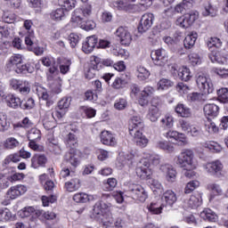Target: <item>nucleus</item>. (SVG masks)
Instances as JSON below:
<instances>
[{"label":"nucleus","mask_w":228,"mask_h":228,"mask_svg":"<svg viewBox=\"0 0 228 228\" xmlns=\"http://www.w3.org/2000/svg\"><path fill=\"white\" fill-rule=\"evenodd\" d=\"M18 91L21 95H28L31 92V84L28 80H23Z\"/></svg>","instance_id":"603ef678"},{"label":"nucleus","mask_w":228,"mask_h":228,"mask_svg":"<svg viewBox=\"0 0 228 228\" xmlns=\"http://www.w3.org/2000/svg\"><path fill=\"white\" fill-rule=\"evenodd\" d=\"M181 168H197V159H195V155L193 151L185 150L178 157L176 160Z\"/></svg>","instance_id":"7ed1b4c3"},{"label":"nucleus","mask_w":228,"mask_h":228,"mask_svg":"<svg viewBox=\"0 0 228 228\" xmlns=\"http://www.w3.org/2000/svg\"><path fill=\"white\" fill-rule=\"evenodd\" d=\"M100 142L102 145H107L108 147H115L117 145V137L115 134L108 130H103L100 134Z\"/></svg>","instance_id":"2eb2a0df"},{"label":"nucleus","mask_w":228,"mask_h":228,"mask_svg":"<svg viewBox=\"0 0 228 228\" xmlns=\"http://www.w3.org/2000/svg\"><path fill=\"white\" fill-rule=\"evenodd\" d=\"M178 77L182 81H190L191 79V73L190 72V69L187 67H183L178 71Z\"/></svg>","instance_id":"a18cd8bd"},{"label":"nucleus","mask_w":228,"mask_h":228,"mask_svg":"<svg viewBox=\"0 0 228 228\" xmlns=\"http://www.w3.org/2000/svg\"><path fill=\"white\" fill-rule=\"evenodd\" d=\"M157 86L158 90H168L174 86V82L170 79L162 78L158 82Z\"/></svg>","instance_id":"49530a36"},{"label":"nucleus","mask_w":228,"mask_h":228,"mask_svg":"<svg viewBox=\"0 0 228 228\" xmlns=\"http://www.w3.org/2000/svg\"><path fill=\"white\" fill-rule=\"evenodd\" d=\"M149 183L154 195H159V197H161V195H163V191H165V190L163 189V185L161 184V183H159V181L156 179H151L149 181Z\"/></svg>","instance_id":"72a5a7b5"},{"label":"nucleus","mask_w":228,"mask_h":228,"mask_svg":"<svg viewBox=\"0 0 228 228\" xmlns=\"http://www.w3.org/2000/svg\"><path fill=\"white\" fill-rule=\"evenodd\" d=\"M151 60L158 67H165L168 61V55L163 49L155 50L151 53Z\"/></svg>","instance_id":"1a4fd4ad"},{"label":"nucleus","mask_w":228,"mask_h":228,"mask_svg":"<svg viewBox=\"0 0 228 228\" xmlns=\"http://www.w3.org/2000/svg\"><path fill=\"white\" fill-rule=\"evenodd\" d=\"M70 65H72V61L70 60L63 59L60 65L61 74H67V72L70 70Z\"/></svg>","instance_id":"4d7b16f0"},{"label":"nucleus","mask_w":228,"mask_h":228,"mask_svg":"<svg viewBox=\"0 0 228 228\" xmlns=\"http://www.w3.org/2000/svg\"><path fill=\"white\" fill-rule=\"evenodd\" d=\"M143 127H145V123H143V119H142L140 116H134L131 118L128 126L129 133L143 131Z\"/></svg>","instance_id":"dca6fc26"},{"label":"nucleus","mask_w":228,"mask_h":228,"mask_svg":"<svg viewBox=\"0 0 228 228\" xmlns=\"http://www.w3.org/2000/svg\"><path fill=\"white\" fill-rule=\"evenodd\" d=\"M163 200L152 201L150 205L147 206V209L151 215H161L163 208H166L165 203H162Z\"/></svg>","instance_id":"393cba45"},{"label":"nucleus","mask_w":228,"mask_h":228,"mask_svg":"<svg viewBox=\"0 0 228 228\" xmlns=\"http://www.w3.org/2000/svg\"><path fill=\"white\" fill-rule=\"evenodd\" d=\"M33 213H35V208L27 207L20 212V216H21V218H28V216H31Z\"/></svg>","instance_id":"69168bd1"},{"label":"nucleus","mask_w":228,"mask_h":228,"mask_svg":"<svg viewBox=\"0 0 228 228\" xmlns=\"http://www.w3.org/2000/svg\"><path fill=\"white\" fill-rule=\"evenodd\" d=\"M203 111L208 117L215 118V117H218L220 107L215 103H208L204 106Z\"/></svg>","instance_id":"c85d7f7f"},{"label":"nucleus","mask_w":228,"mask_h":228,"mask_svg":"<svg viewBox=\"0 0 228 228\" xmlns=\"http://www.w3.org/2000/svg\"><path fill=\"white\" fill-rule=\"evenodd\" d=\"M209 60L212 63H220L221 65H227L228 63V56L220 55V52H213L208 54Z\"/></svg>","instance_id":"cd10ccee"},{"label":"nucleus","mask_w":228,"mask_h":228,"mask_svg":"<svg viewBox=\"0 0 228 228\" xmlns=\"http://www.w3.org/2000/svg\"><path fill=\"white\" fill-rule=\"evenodd\" d=\"M128 195L134 199V200H139V202H145L147 200V191L140 184L130 183L127 190Z\"/></svg>","instance_id":"20e7f679"},{"label":"nucleus","mask_w":228,"mask_h":228,"mask_svg":"<svg viewBox=\"0 0 228 228\" xmlns=\"http://www.w3.org/2000/svg\"><path fill=\"white\" fill-rule=\"evenodd\" d=\"M197 19H199V13H186L183 16L177 19L176 24L180 28H183L184 29H186V28H190V26H191Z\"/></svg>","instance_id":"ddd939ff"},{"label":"nucleus","mask_w":228,"mask_h":228,"mask_svg":"<svg viewBox=\"0 0 228 228\" xmlns=\"http://www.w3.org/2000/svg\"><path fill=\"white\" fill-rule=\"evenodd\" d=\"M72 131L73 132H69L66 136L65 144L70 151H76V147H77V135H76V133H77L78 130L75 129Z\"/></svg>","instance_id":"4be33fe9"},{"label":"nucleus","mask_w":228,"mask_h":228,"mask_svg":"<svg viewBox=\"0 0 228 228\" xmlns=\"http://www.w3.org/2000/svg\"><path fill=\"white\" fill-rule=\"evenodd\" d=\"M200 216L207 222H216L218 220V216L211 208H205L200 212Z\"/></svg>","instance_id":"2f4dec72"},{"label":"nucleus","mask_w":228,"mask_h":228,"mask_svg":"<svg viewBox=\"0 0 228 228\" xmlns=\"http://www.w3.org/2000/svg\"><path fill=\"white\" fill-rule=\"evenodd\" d=\"M160 115L158 106L151 105L149 109L147 118L151 122H158V118H159Z\"/></svg>","instance_id":"58836bf2"},{"label":"nucleus","mask_w":228,"mask_h":228,"mask_svg":"<svg viewBox=\"0 0 228 228\" xmlns=\"http://www.w3.org/2000/svg\"><path fill=\"white\" fill-rule=\"evenodd\" d=\"M69 106H70V98H62L60 100L55 116L59 118H63V117H65V113H67V110H69Z\"/></svg>","instance_id":"a211bd4d"},{"label":"nucleus","mask_w":228,"mask_h":228,"mask_svg":"<svg viewBox=\"0 0 228 228\" xmlns=\"http://www.w3.org/2000/svg\"><path fill=\"white\" fill-rule=\"evenodd\" d=\"M42 134L38 128H31L28 132V138L29 142L40 140Z\"/></svg>","instance_id":"5fc2aeb1"},{"label":"nucleus","mask_w":228,"mask_h":228,"mask_svg":"<svg viewBox=\"0 0 228 228\" xmlns=\"http://www.w3.org/2000/svg\"><path fill=\"white\" fill-rule=\"evenodd\" d=\"M58 4L66 12H69L72 8H76V0H58Z\"/></svg>","instance_id":"37998d69"},{"label":"nucleus","mask_w":228,"mask_h":228,"mask_svg":"<svg viewBox=\"0 0 228 228\" xmlns=\"http://www.w3.org/2000/svg\"><path fill=\"white\" fill-rule=\"evenodd\" d=\"M207 45L210 53H218V49L222 47V41H220V38L218 37H211L208 41Z\"/></svg>","instance_id":"e433bc0d"},{"label":"nucleus","mask_w":228,"mask_h":228,"mask_svg":"<svg viewBox=\"0 0 228 228\" xmlns=\"http://www.w3.org/2000/svg\"><path fill=\"white\" fill-rule=\"evenodd\" d=\"M198 37L199 34H197V32H191L188 34L183 40V45L185 49H191V47L195 45V42H197Z\"/></svg>","instance_id":"f704fd0d"},{"label":"nucleus","mask_w":228,"mask_h":228,"mask_svg":"<svg viewBox=\"0 0 228 228\" xmlns=\"http://www.w3.org/2000/svg\"><path fill=\"white\" fill-rule=\"evenodd\" d=\"M97 199H99V196L86 194L85 192H78L73 196V200L75 202H81L82 204H85L86 202H94V200H97Z\"/></svg>","instance_id":"aec40b11"},{"label":"nucleus","mask_w":228,"mask_h":228,"mask_svg":"<svg viewBox=\"0 0 228 228\" xmlns=\"http://www.w3.org/2000/svg\"><path fill=\"white\" fill-rule=\"evenodd\" d=\"M200 184V183L197 180L189 182L185 186L184 193H186V194L191 193V191H193L195 189L199 188Z\"/></svg>","instance_id":"13d9d810"},{"label":"nucleus","mask_w":228,"mask_h":228,"mask_svg":"<svg viewBox=\"0 0 228 228\" xmlns=\"http://www.w3.org/2000/svg\"><path fill=\"white\" fill-rule=\"evenodd\" d=\"M160 170L166 174V177L169 183H174L177 175V171L174 169V167L169 164H164L160 166Z\"/></svg>","instance_id":"412c9836"},{"label":"nucleus","mask_w":228,"mask_h":228,"mask_svg":"<svg viewBox=\"0 0 228 228\" xmlns=\"http://www.w3.org/2000/svg\"><path fill=\"white\" fill-rule=\"evenodd\" d=\"M205 128L206 131H208V133H209L210 134L218 133V126H216V124H215V122L208 121L205 124Z\"/></svg>","instance_id":"e2e57ef3"},{"label":"nucleus","mask_w":228,"mask_h":228,"mask_svg":"<svg viewBox=\"0 0 228 228\" xmlns=\"http://www.w3.org/2000/svg\"><path fill=\"white\" fill-rule=\"evenodd\" d=\"M126 80L116 77L113 83L111 84V86L114 88V90H120L126 86Z\"/></svg>","instance_id":"bf43d9fd"},{"label":"nucleus","mask_w":228,"mask_h":228,"mask_svg":"<svg viewBox=\"0 0 228 228\" xmlns=\"http://www.w3.org/2000/svg\"><path fill=\"white\" fill-rule=\"evenodd\" d=\"M160 124L162 127H167V129L174 127V117L172 115H166L160 119Z\"/></svg>","instance_id":"09e8293b"},{"label":"nucleus","mask_w":228,"mask_h":228,"mask_svg":"<svg viewBox=\"0 0 228 228\" xmlns=\"http://www.w3.org/2000/svg\"><path fill=\"white\" fill-rule=\"evenodd\" d=\"M151 76V71L145 69V67L139 66L137 68V77L140 81H145L149 79Z\"/></svg>","instance_id":"c03bdc74"},{"label":"nucleus","mask_w":228,"mask_h":228,"mask_svg":"<svg viewBox=\"0 0 228 228\" xmlns=\"http://www.w3.org/2000/svg\"><path fill=\"white\" fill-rule=\"evenodd\" d=\"M76 26L81 28V29H85L86 31H90L95 28V22L94 20H86V19Z\"/></svg>","instance_id":"8fccbe9b"},{"label":"nucleus","mask_w":228,"mask_h":228,"mask_svg":"<svg viewBox=\"0 0 228 228\" xmlns=\"http://www.w3.org/2000/svg\"><path fill=\"white\" fill-rule=\"evenodd\" d=\"M129 134L133 137V141L138 147L143 149L149 144V139L143 134V131L130 132Z\"/></svg>","instance_id":"f3484780"},{"label":"nucleus","mask_w":228,"mask_h":228,"mask_svg":"<svg viewBox=\"0 0 228 228\" xmlns=\"http://www.w3.org/2000/svg\"><path fill=\"white\" fill-rule=\"evenodd\" d=\"M6 70L12 72L13 70L16 74H32L34 68L29 64L26 65L22 62V56L20 54L13 55L10 58L9 63L6 64Z\"/></svg>","instance_id":"f03ea898"},{"label":"nucleus","mask_w":228,"mask_h":228,"mask_svg":"<svg viewBox=\"0 0 228 228\" xmlns=\"http://www.w3.org/2000/svg\"><path fill=\"white\" fill-rule=\"evenodd\" d=\"M175 113L183 118L191 117V110L183 103H178L175 109Z\"/></svg>","instance_id":"7c9ffc66"},{"label":"nucleus","mask_w":228,"mask_h":228,"mask_svg":"<svg viewBox=\"0 0 228 228\" xmlns=\"http://www.w3.org/2000/svg\"><path fill=\"white\" fill-rule=\"evenodd\" d=\"M218 14V10L216 7H214L209 2L204 4V8L202 10V15L204 17H216Z\"/></svg>","instance_id":"c9c22d12"},{"label":"nucleus","mask_w":228,"mask_h":228,"mask_svg":"<svg viewBox=\"0 0 228 228\" xmlns=\"http://www.w3.org/2000/svg\"><path fill=\"white\" fill-rule=\"evenodd\" d=\"M189 61L193 66L199 65L200 64V56H199V54L196 53H192L189 54Z\"/></svg>","instance_id":"774afa93"},{"label":"nucleus","mask_w":228,"mask_h":228,"mask_svg":"<svg viewBox=\"0 0 228 228\" xmlns=\"http://www.w3.org/2000/svg\"><path fill=\"white\" fill-rule=\"evenodd\" d=\"M8 118L6 114L4 113L2 116H0V131H6V129H8Z\"/></svg>","instance_id":"338daca9"},{"label":"nucleus","mask_w":228,"mask_h":228,"mask_svg":"<svg viewBox=\"0 0 228 228\" xmlns=\"http://www.w3.org/2000/svg\"><path fill=\"white\" fill-rule=\"evenodd\" d=\"M67 12L63 7L58 8L51 12V19L53 20H63L67 15Z\"/></svg>","instance_id":"ea45409f"},{"label":"nucleus","mask_w":228,"mask_h":228,"mask_svg":"<svg viewBox=\"0 0 228 228\" xmlns=\"http://www.w3.org/2000/svg\"><path fill=\"white\" fill-rule=\"evenodd\" d=\"M47 163V157L44 154H35L31 159V167L40 168V167H45Z\"/></svg>","instance_id":"b1692460"},{"label":"nucleus","mask_w":228,"mask_h":228,"mask_svg":"<svg viewBox=\"0 0 228 228\" xmlns=\"http://www.w3.org/2000/svg\"><path fill=\"white\" fill-rule=\"evenodd\" d=\"M177 127L181 129V131H183V133H188L190 129H191V124L188 120L179 119Z\"/></svg>","instance_id":"864d4df0"},{"label":"nucleus","mask_w":228,"mask_h":228,"mask_svg":"<svg viewBox=\"0 0 228 228\" xmlns=\"http://www.w3.org/2000/svg\"><path fill=\"white\" fill-rule=\"evenodd\" d=\"M106 209H108V204L102 200L97 201L94 206L93 215L101 218L104 228H124V225H126L124 221L118 218L115 222L111 215L105 213Z\"/></svg>","instance_id":"f257e3e1"},{"label":"nucleus","mask_w":228,"mask_h":228,"mask_svg":"<svg viewBox=\"0 0 228 228\" xmlns=\"http://www.w3.org/2000/svg\"><path fill=\"white\" fill-rule=\"evenodd\" d=\"M121 45H129L133 42V36L126 27H118L115 32Z\"/></svg>","instance_id":"9d476101"},{"label":"nucleus","mask_w":228,"mask_h":228,"mask_svg":"<svg viewBox=\"0 0 228 228\" xmlns=\"http://www.w3.org/2000/svg\"><path fill=\"white\" fill-rule=\"evenodd\" d=\"M202 204V194L197 192L192 194L187 201V206L191 209H195Z\"/></svg>","instance_id":"c756f323"},{"label":"nucleus","mask_w":228,"mask_h":228,"mask_svg":"<svg viewBox=\"0 0 228 228\" xmlns=\"http://www.w3.org/2000/svg\"><path fill=\"white\" fill-rule=\"evenodd\" d=\"M158 149H161V151H165V152H168L169 154L175 151L174 145L167 141H159L157 142Z\"/></svg>","instance_id":"79ce46f5"},{"label":"nucleus","mask_w":228,"mask_h":228,"mask_svg":"<svg viewBox=\"0 0 228 228\" xmlns=\"http://www.w3.org/2000/svg\"><path fill=\"white\" fill-rule=\"evenodd\" d=\"M113 6L117 10L127 12L131 8V4H129V0H118L113 3Z\"/></svg>","instance_id":"a19ab883"},{"label":"nucleus","mask_w":228,"mask_h":228,"mask_svg":"<svg viewBox=\"0 0 228 228\" xmlns=\"http://www.w3.org/2000/svg\"><path fill=\"white\" fill-rule=\"evenodd\" d=\"M202 146L205 147V149H209L212 152H222V146L215 142H203Z\"/></svg>","instance_id":"de8ad7c7"},{"label":"nucleus","mask_w":228,"mask_h":228,"mask_svg":"<svg viewBox=\"0 0 228 228\" xmlns=\"http://www.w3.org/2000/svg\"><path fill=\"white\" fill-rule=\"evenodd\" d=\"M2 19H3L4 22H5L6 24H13V22H15V20H17V16L14 13L5 12L3 15Z\"/></svg>","instance_id":"0e129e2a"},{"label":"nucleus","mask_w":228,"mask_h":228,"mask_svg":"<svg viewBox=\"0 0 228 228\" xmlns=\"http://www.w3.org/2000/svg\"><path fill=\"white\" fill-rule=\"evenodd\" d=\"M20 108L21 110H33L35 108V99L29 97L24 103L21 102Z\"/></svg>","instance_id":"680f3d73"},{"label":"nucleus","mask_w":228,"mask_h":228,"mask_svg":"<svg viewBox=\"0 0 228 228\" xmlns=\"http://www.w3.org/2000/svg\"><path fill=\"white\" fill-rule=\"evenodd\" d=\"M20 161V155L14 153L7 156L4 160V165H10L11 163H19Z\"/></svg>","instance_id":"6e6d98bb"},{"label":"nucleus","mask_w":228,"mask_h":228,"mask_svg":"<svg viewBox=\"0 0 228 228\" xmlns=\"http://www.w3.org/2000/svg\"><path fill=\"white\" fill-rule=\"evenodd\" d=\"M196 83L198 88L203 92V94H213V92H215V86H213L211 78L206 77L204 74H200L196 77Z\"/></svg>","instance_id":"423d86ee"},{"label":"nucleus","mask_w":228,"mask_h":228,"mask_svg":"<svg viewBox=\"0 0 228 228\" xmlns=\"http://www.w3.org/2000/svg\"><path fill=\"white\" fill-rule=\"evenodd\" d=\"M165 136L167 138V140L175 142V143L178 145H186L188 143L186 134L179 133L175 130H169L167 133H166Z\"/></svg>","instance_id":"f8f14e48"},{"label":"nucleus","mask_w":228,"mask_h":228,"mask_svg":"<svg viewBox=\"0 0 228 228\" xmlns=\"http://www.w3.org/2000/svg\"><path fill=\"white\" fill-rule=\"evenodd\" d=\"M156 93V89L151 86H147L143 88V90L141 91L138 103L140 106H147L149 104V100L151 97L154 96V94Z\"/></svg>","instance_id":"4468645a"},{"label":"nucleus","mask_w":228,"mask_h":228,"mask_svg":"<svg viewBox=\"0 0 228 228\" xmlns=\"http://www.w3.org/2000/svg\"><path fill=\"white\" fill-rule=\"evenodd\" d=\"M217 95H218L219 102H223L224 104L228 102V88L227 87H223L217 90Z\"/></svg>","instance_id":"3c124183"},{"label":"nucleus","mask_w":228,"mask_h":228,"mask_svg":"<svg viewBox=\"0 0 228 228\" xmlns=\"http://www.w3.org/2000/svg\"><path fill=\"white\" fill-rule=\"evenodd\" d=\"M95 45H97V37L91 36L87 37L86 43L83 44L82 51H84L86 54H89V53L94 51Z\"/></svg>","instance_id":"a878e982"},{"label":"nucleus","mask_w":228,"mask_h":228,"mask_svg":"<svg viewBox=\"0 0 228 228\" xmlns=\"http://www.w3.org/2000/svg\"><path fill=\"white\" fill-rule=\"evenodd\" d=\"M5 149H15V147H19V141L13 137L7 138L4 142Z\"/></svg>","instance_id":"052dcab7"},{"label":"nucleus","mask_w":228,"mask_h":228,"mask_svg":"<svg viewBox=\"0 0 228 228\" xmlns=\"http://www.w3.org/2000/svg\"><path fill=\"white\" fill-rule=\"evenodd\" d=\"M67 191H76L81 187L79 178H72L70 181L65 183L64 185Z\"/></svg>","instance_id":"4c0bfd02"},{"label":"nucleus","mask_w":228,"mask_h":228,"mask_svg":"<svg viewBox=\"0 0 228 228\" xmlns=\"http://www.w3.org/2000/svg\"><path fill=\"white\" fill-rule=\"evenodd\" d=\"M162 202L167 206H174L177 202V195L172 190H168L166 192L162 193L161 197Z\"/></svg>","instance_id":"5701e85b"},{"label":"nucleus","mask_w":228,"mask_h":228,"mask_svg":"<svg viewBox=\"0 0 228 228\" xmlns=\"http://www.w3.org/2000/svg\"><path fill=\"white\" fill-rule=\"evenodd\" d=\"M26 191H28V187L25 185H15L9 189L6 195L9 199L14 200L20 197V195H24Z\"/></svg>","instance_id":"6ab92c4d"},{"label":"nucleus","mask_w":228,"mask_h":228,"mask_svg":"<svg viewBox=\"0 0 228 228\" xmlns=\"http://www.w3.org/2000/svg\"><path fill=\"white\" fill-rule=\"evenodd\" d=\"M153 22H154V14L151 12L143 14L140 20V24L137 28L139 33H145L146 31H149V29L152 28Z\"/></svg>","instance_id":"9b49d317"},{"label":"nucleus","mask_w":228,"mask_h":228,"mask_svg":"<svg viewBox=\"0 0 228 228\" xmlns=\"http://www.w3.org/2000/svg\"><path fill=\"white\" fill-rule=\"evenodd\" d=\"M136 174L141 179H147L152 175V169H151V162L147 159H142L139 162L136 167Z\"/></svg>","instance_id":"6e6552de"},{"label":"nucleus","mask_w":228,"mask_h":228,"mask_svg":"<svg viewBox=\"0 0 228 228\" xmlns=\"http://www.w3.org/2000/svg\"><path fill=\"white\" fill-rule=\"evenodd\" d=\"M90 15H92V5H86L82 8L76 9L71 17V22L74 26H77V24L88 19Z\"/></svg>","instance_id":"39448f33"},{"label":"nucleus","mask_w":228,"mask_h":228,"mask_svg":"<svg viewBox=\"0 0 228 228\" xmlns=\"http://www.w3.org/2000/svg\"><path fill=\"white\" fill-rule=\"evenodd\" d=\"M206 172L214 177H222L224 172V164L220 160H215L208 163L204 167Z\"/></svg>","instance_id":"0eeeda50"},{"label":"nucleus","mask_w":228,"mask_h":228,"mask_svg":"<svg viewBox=\"0 0 228 228\" xmlns=\"http://www.w3.org/2000/svg\"><path fill=\"white\" fill-rule=\"evenodd\" d=\"M20 98L15 96V94H9L5 97V103L9 108H12L13 110H17V108H20L21 105Z\"/></svg>","instance_id":"bb28decb"},{"label":"nucleus","mask_w":228,"mask_h":228,"mask_svg":"<svg viewBox=\"0 0 228 228\" xmlns=\"http://www.w3.org/2000/svg\"><path fill=\"white\" fill-rule=\"evenodd\" d=\"M65 160L68 163H70L71 167H74L76 168V167H77L80 163L79 161V158H77V155L76 154V150H69V151H68L65 154Z\"/></svg>","instance_id":"473e14b6"}]
</instances>
